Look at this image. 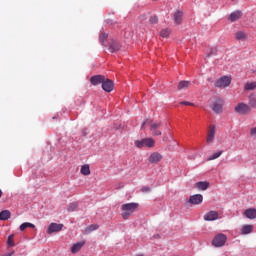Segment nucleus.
Listing matches in <instances>:
<instances>
[{"label":"nucleus","mask_w":256,"mask_h":256,"mask_svg":"<svg viewBox=\"0 0 256 256\" xmlns=\"http://www.w3.org/2000/svg\"><path fill=\"white\" fill-rule=\"evenodd\" d=\"M145 125H150V132H151V135H153V137H160V135H163V132H161V130H160L161 125H163V123L153 122V121L147 119L142 123L141 129H143V127H145Z\"/></svg>","instance_id":"obj_1"},{"label":"nucleus","mask_w":256,"mask_h":256,"mask_svg":"<svg viewBox=\"0 0 256 256\" xmlns=\"http://www.w3.org/2000/svg\"><path fill=\"white\" fill-rule=\"evenodd\" d=\"M11 218V212L9 210H4L0 212V221H7Z\"/></svg>","instance_id":"obj_26"},{"label":"nucleus","mask_w":256,"mask_h":256,"mask_svg":"<svg viewBox=\"0 0 256 256\" xmlns=\"http://www.w3.org/2000/svg\"><path fill=\"white\" fill-rule=\"evenodd\" d=\"M250 136L252 139H256V127L250 129Z\"/></svg>","instance_id":"obj_35"},{"label":"nucleus","mask_w":256,"mask_h":256,"mask_svg":"<svg viewBox=\"0 0 256 256\" xmlns=\"http://www.w3.org/2000/svg\"><path fill=\"white\" fill-rule=\"evenodd\" d=\"M231 85V77L229 76H222L215 82V87L223 89L225 87H229Z\"/></svg>","instance_id":"obj_7"},{"label":"nucleus","mask_w":256,"mask_h":256,"mask_svg":"<svg viewBox=\"0 0 256 256\" xmlns=\"http://www.w3.org/2000/svg\"><path fill=\"white\" fill-rule=\"evenodd\" d=\"M244 215L247 219H256V209L249 208L244 211Z\"/></svg>","instance_id":"obj_16"},{"label":"nucleus","mask_w":256,"mask_h":256,"mask_svg":"<svg viewBox=\"0 0 256 256\" xmlns=\"http://www.w3.org/2000/svg\"><path fill=\"white\" fill-rule=\"evenodd\" d=\"M241 17H243V12L241 10H236L230 14L229 20L232 23H235V21H239V19H241Z\"/></svg>","instance_id":"obj_13"},{"label":"nucleus","mask_w":256,"mask_h":256,"mask_svg":"<svg viewBox=\"0 0 256 256\" xmlns=\"http://www.w3.org/2000/svg\"><path fill=\"white\" fill-rule=\"evenodd\" d=\"M114 87H115V84L113 83V81L107 78H104V81L102 82V89L106 91V93H111Z\"/></svg>","instance_id":"obj_10"},{"label":"nucleus","mask_w":256,"mask_h":256,"mask_svg":"<svg viewBox=\"0 0 256 256\" xmlns=\"http://www.w3.org/2000/svg\"><path fill=\"white\" fill-rule=\"evenodd\" d=\"M135 147L138 149H143V147H155V139L153 138H144L142 140H136L134 142Z\"/></svg>","instance_id":"obj_3"},{"label":"nucleus","mask_w":256,"mask_h":256,"mask_svg":"<svg viewBox=\"0 0 256 256\" xmlns=\"http://www.w3.org/2000/svg\"><path fill=\"white\" fill-rule=\"evenodd\" d=\"M85 246V241L77 242L71 247V253H79L81 248Z\"/></svg>","instance_id":"obj_17"},{"label":"nucleus","mask_w":256,"mask_h":256,"mask_svg":"<svg viewBox=\"0 0 256 256\" xmlns=\"http://www.w3.org/2000/svg\"><path fill=\"white\" fill-rule=\"evenodd\" d=\"M195 187H197V189H199L200 191H207V189H209V182H198L195 184Z\"/></svg>","instance_id":"obj_23"},{"label":"nucleus","mask_w":256,"mask_h":256,"mask_svg":"<svg viewBox=\"0 0 256 256\" xmlns=\"http://www.w3.org/2000/svg\"><path fill=\"white\" fill-rule=\"evenodd\" d=\"M28 227H30V229H35V225L33 223L24 222L20 225V231H25Z\"/></svg>","instance_id":"obj_29"},{"label":"nucleus","mask_w":256,"mask_h":256,"mask_svg":"<svg viewBox=\"0 0 256 256\" xmlns=\"http://www.w3.org/2000/svg\"><path fill=\"white\" fill-rule=\"evenodd\" d=\"M189 203H191V205H201L203 203V195L195 194L190 196Z\"/></svg>","instance_id":"obj_11"},{"label":"nucleus","mask_w":256,"mask_h":256,"mask_svg":"<svg viewBox=\"0 0 256 256\" xmlns=\"http://www.w3.org/2000/svg\"><path fill=\"white\" fill-rule=\"evenodd\" d=\"M216 219H219L217 211H210L204 215V221H216Z\"/></svg>","instance_id":"obj_12"},{"label":"nucleus","mask_w":256,"mask_h":256,"mask_svg":"<svg viewBox=\"0 0 256 256\" xmlns=\"http://www.w3.org/2000/svg\"><path fill=\"white\" fill-rule=\"evenodd\" d=\"M235 38L238 41H244V39H247V34L243 31H238L235 33Z\"/></svg>","instance_id":"obj_28"},{"label":"nucleus","mask_w":256,"mask_h":256,"mask_svg":"<svg viewBox=\"0 0 256 256\" xmlns=\"http://www.w3.org/2000/svg\"><path fill=\"white\" fill-rule=\"evenodd\" d=\"M171 35V29L169 28H164L160 31V37H163L164 39H167Z\"/></svg>","instance_id":"obj_30"},{"label":"nucleus","mask_w":256,"mask_h":256,"mask_svg":"<svg viewBox=\"0 0 256 256\" xmlns=\"http://www.w3.org/2000/svg\"><path fill=\"white\" fill-rule=\"evenodd\" d=\"M249 233H253V225L246 224L241 228V235H249Z\"/></svg>","instance_id":"obj_21"},{"label":"nucleus","mask_w":256,"mask_h":256,"mask_svg":"<svg viewBox=\"0 0 256 256\" xmlns=\"http://www.w3.org/2000/svg\"><path fill=\"white\" fill-rule=\"evenodd\" d=\"M139 207V204L137 203H126V204H123L121 206V209H122V217L123 219L127 220L129 219V217H131V215H133V213H135V211H137Z\"/></svg>","instance_id":"obj_2"},{"label":"nucleus","mask_w":256,"mask_h":256,"mask_svg":"<svg viewBox=\"0 0 256 256\" xmlns=\"http://www.w3.org/2000/svg\"><path fill=\"white\" fill-rule=\"evenodd\" d=\"M107 37H109V34L102 32L99 37L100 43L102 44L105 43V41H107Z\"/></svg>","instance_id":"obj_33"},{"label":"nucleus","mask_w":256,"mask_h":256,"mask_svg":"<svg viewBox=\"0 0 256 256\" xmlns=\"http://www.w3.org/2000/svg\"><path fill=\"white\" fill-rule=\"evenodd\" d=\"M78 207L79 205L77 203H71L70 205H68L67 211H70V212L77 211Z\"/></svg>","instance_id":"obj_32"},{"label":"nucleus","mask_w":256,"mask_h":256,"mask_svg":"<svg viewBox=\"0 0 256 256\" xmlns=\"http://www.w3.org/2000/svg\"><path fill=\"white\" fill-rule=\"evenodd\" d=\"M149 22L152 23V25H155L157 23H159V18L157 16H151L149 19Z\"/></svg>","instance_id":"obj_34"},{"label":"nucleus","mask_w":256,"mask_h":256,"mask_svg":"<svg viewBox=\"0 0 256 256\" xmlns=\"http://www.w3.org/2000/svg\"><path fill=\"white\" fill-rule=\"evenodd\" d=\"M121 49V45L117 41H113L109 46L110 53H117Z\"/></svg>","instance_id":"obj_18"},{"label":"nucleus","mask_w":256,"mask_h":256,"mask_svg":"<svg viewBox=\"0 0 256 256\" xmlns=\"http://www.w3.org/2000/svg\"><path fill=\"white\" fill-rule=\"evenodd\" d=\"M59 231H63V224L51 223L47 229L48 235H52V233H59Z\"/></svg>","instance_id":"obj_9"},{"label":"nucleus","mask_w":256,"mask_h":256,"mask_svg":"<svg viewBox=\"0 0 256 256\" xmlns=\"http://www.w3.org/2000/svg\"><path fill=\"white\" fill-rule=\"evenodd\" d=\"M99 229V225L97 224H92L86 227L83 231L84 235H89V233H92V231H97Z\"/></svg>","instance_id":"obj_24"},{"label":"nucleus","mask_w":256,"mask_h":256,"mask_svg":"<svg viewBox=\"0 0 256 256\" xmlns=\"http://www.w3.org/2000/svg\"><path fill=\"white\" fill-rule=\"evenodd\" d=\"M150 161H161L162 159H165L163 157V155H161V153L159 152H153L150 157H149Z\"/></svg>","instance_id":"obj_25"},{"label":"nucleus","mask_w":256,"mask_h":256,"mask_svg":"<svg viewBox=\"0 0 256 256\" xmlns=\"http://www.w3.org/2000/svg\"><path fill=\"white\" fill-rule=\"evenodd\" d=\"M13 235H10L9 237H8V241H7V243H8V245H9V247H13V245H15V243L13 242Z\"/></svg>","instance_id":"obj_36"},{"label":"nucleus","mask_w":256,"mask_h":256,"mask_svg":"<svg viewBox=\"0 0 256 256\" xmlns=\"http://www.w3.org/2000/svg\"><path fill=\"white\" fill-rule=\"evenodd\" d=\"M234 111L237 115H249L251 107L245 102H240L234 107Z\"/></svg>","instance_id":"obj_4"},{"label":"nucleus","mask_w":256,"mask_h":256,"mask_svg":"<svg viewBox=\"0 0 256 256\" xmlns=\"http://www.w3.org/2000/svg\"><path fill=\"white\" fill-rule=\"evenodd\" d=\"M191 87V82L187 80H182L178 83V91H183V89H189Z\"/></svg>","instance_id":"obj_19"},{"label":"nucleus","mask_w":256,"mask_h":256,"mask_svg":"<svg viewBox=\"0 0 256 256\" xmlns=\"http://www.w3.org/2000/svg\"><path fill=\"white\" fill-rule=\"evenodd\" d=\"M80 173H81V175H84L85 177L91 175V168H90L89 164L82 165L81 169H80Z\"/></svg>","instance_id":"obj_20"},{"label":"nucleus","mask_w":256,"mask_h":256,"mask_svg":"<svg viewBox=\"0 0 256 256\" xmlns=\"http://www.w3.org/2000/svg\"><path fill=\"white\" fill-rule=\"evenodd\" d=\"M211 107L212 111H214L216 115H221V113H223V100H221V98H217Z\"/></svg>","instance_id":"obj_8"},{"label":"nucleus","mask_w":256,"mask_h":256,"mask_svg":"<svg viewBox=\"0 0 256 256\" xmlns=\"http://www.w3.org/2000/svg\"><path fill=\"white\" fill-rule=\"evenodd\" d=\"M103 81H105V76L103 75H96L90 79L92 85H103Z\"/></svg>","instance_id":"obj_14"},{"label":"nucleus","mask_w":256,"mask_h":256,"mask_svg":"<svg viewBox=\"0 0 256 256\" xmlns=\"http://www.w3.org/2000/svg\"><path fill=\"white\" fill-rule=\"evenodd\" d=\"M248 107H250V109H256V95L255 94H251L248 97Z\"/></svg>","instance_id":"obj_22"},{"label":"nucleus","mask_w":256,"mask_h":256,"mask_svg":"<svg viewBox=\"0 0 256 256\" xmlns=\"http://www.w3.org/2000/svg\"><path fill=\"white\" fill-rule=\"evenodd\" d=\"M255 89H256V82H247L244 85L245 91H255Z\"/></svg>","instance_id":"obj_27"},{"label":"nucleus","mask_w":256,"mask_h":256,"mask_svg":"<svg viewBox=\"0 0 256 256\" xmlns=\"http://www.w3.org/2000/svg\"><path fill=\"white\" fill-rule=\"evenodd\" d=\"M227 243V236L223 233L217 234L212 240V245L214 247H223Z\"/></svg>","instance_id":"obj_6"},{"label":"nucleus","mask_w":256,"mask_h":256,"mask_svg":"<svg viewBox=\"0 0 256 256\" xmlns=\"http://www.w3.org/2000/svg\"><path fill=\"white\" fill-rule=\"evenodd\" d=\"M174 22L176 25H181V22L183 21V11L178 10L174 13Z\"/></svg>","instance_id":"obj_15"},{"label":"nucleus","mask_w":256,"mask_h":256,"mask_svg":"<svg viewBox=\"0 0 256 256\" xmlns=\"http://www.w3.org/2000/svg\"><path fill=\"white\" fill-rule=\"evenodd\" d=\"M221 155H223V151H218V152L214 153L213 155H211L208 158V161H213L215 159H219V157H221Z\"/></svg>","instance_id":"obj_31"},{"label":"nucleus","mask_w":256,"mask_h":256,"mask_svg":"<svg viewBox=\"0 0 256 256\" xmlns=\"http://www.w3.org/2000/svg\"><path fill=\"white\" fill-rule=\"evenodd\" d=\"M217 133V126L215 124H211L207 129V145H211L215 141V134Z\"/></svg>","instance_id":"obj_5"},{"label":"nucleus","mask_w":256,"mask_h":256,"mask_svg":"<svg viewBox=\"0 0 256 256\" xmlns=\"http://www.w3.org/2000/svg\"><path fill=\"white\" fill-rule=\"evenodd\" d=\"M180 105H188L190 107H195V104L188 102V101H182V102H180Z\"/></svg>","instance_id":"obj_37"},{"label":"nucleus","mask_w":256,"mask_h":256,"mask_svg":"<svg viewBox=\"0 0 256 256\" xmlns=\"http://www.w3.org/2000/svg\"><path fill=\"white\" fill-rule=\"evenodd\" d=\"M141 191H142V193H149V191H151V188H149V187H143L142 189H141Z\"/></svg>","instance_id":"obj_38"}]
</instances>
